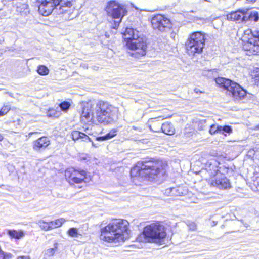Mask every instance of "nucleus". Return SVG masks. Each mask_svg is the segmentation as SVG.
<instances>
[{"label": "nucleus", "instance_id": "obj_1", "mask_svg": "<svg viewBox=\"0 0 259 259\" xmlns=\"http://www.w3.org/2000/svg\"><path fill=\"white\" fill-rule=\"evenodd\" d=\"M81 119L83 122L92 120L96 116L98 121L104 124L110 123L114 120L116 109L109 102L103 100L83 102Z\"/></svg>", "mask_w": 259, "mask_h": 259}, {"label": "nucleus", "instance_id": "obj_2", "mask_svg": "<svg viewBox=\"0 0 259 259\" xmlns=\"http://www.w3.org/2000/svg\"><path fill=\"white\" fill-rule=\"evenodd\" d=\"M129 223L123 219H115L100 230L101 240L108 243L124 242L128 238L130 230Z\"/></svg>", "mask_w": 259, "mask_h": 259}, {"label": "nucleus", "instance_id": "obj_3", "mask_svg": "<svg viewBox=\"0 0 259 259\" xmlns=\"http://www.w3.org/2000/svg\"><path fill=\"white\" fill-rule=\"evenodd\" d=\"M40 3L38 11L43 16H48L52 12L63 14L65 19L71 20L75 17L74 6L72 0H38Z\"/></svg>", "mask_w": 259, "mask_h": 259}, {"label": "nucleus", "instance_id": "obj_4", "mask_svg": "<svg viewBox=\"0 0 259 259\" xmlns=\"http://www.w3.org/2000/svg\"><path fill=\"white\" fill-rule=\"evenodd\" d=\"M160 162L139 161L131 170V176L134 180L152 181L162 171Z\"/></svg>", "mask_w": 259, "mask_h": 259}, {"label": "nucleus", "instance_id": "obj_5", "mask_svg": "<svg viewBox=\"0 0 259 259\" xmlns=\"http://www.w3.org/2000/svg\"><path fill=\"white\" fill-rule=\"evenodd\" d=\"M123 36L126 41L128 49L134 51L131 53L132 56L139 58L146 55V40L141 32L132 28H126L123 33Z\"/></svg>", "mask_w": 259, "mask_h": 259}, {"label": "nucleus", "instance_id": "obj_6", "mask_svg": "<svg viewBox=\"0 0 259 259\" xmlns=\"http://www.w3.org/2000/svg\"><path fill=\"white\" fill-rule=\"evenodd\" d=\"M166 236L165 227L159 222H155L146 226L137 240L141 242L153 243L162 244Z\"/></svg>", "mask_w": 259, "mask_h": 259}, {"label": "nucleus", "instance_id": "obj_7", "mask_svg": "<svg viewBox=\"0 0 259 259\" xmlns=\"http://www.w3.org/2000/svg\"><path fill=\"white\" fill-rule=\"evenodd\" d=\"M216 83L221 88L227 91L229 95L235 99H242L246 95L247 92L239 84L230 79L224 77H218L215 79Z\"/></svg>", "mask_w": 259, "mask_h": 259}, {"label": "nucleus", "instance_id": "obj_8", "mask_svg": "<svg viewBox=\"0 0 259 259\" xmlns=\"http://www.w3.org/2000/svg\"><path fill=\"white\" fill-rule=\"evenodd\" d=\"M206 36L204 33L200 31L191 34L186 42V48L189 55L200 54L205 45Z\"/></svg>", "mask_w": 259, "mask_h": 259}, {"label": "nucleus", "instance_id": "obj_9", "mask_svg": "<svg viewBox=\"0 0 259 259\" xmlns=\"http://www.w3.org/2000/svg\"><path fill=\"white\" fill-rule=\"evenodd\" d=\"M108 16L114 19L113 28L116 29L121 21L122 17L126 14V7L116 1H110L106 7Z\"/></svg>", "mask_w": 259, "mask_h": 259}, {"label": "nucleus", "instance_id": "obj_10", "mask_svg": "<svg viewBox=\"0 0 259 259\" xmlns=\"http://www.w3.org/2000/svg\"><path fill=\"white\" fill-rule=\"evenodd\" d=\"M86 175L85 170L73 167L67 168L65 172V178L70 185L81 183L86 178Z\"/></svg>", "mask_w": 259, "mask_h": 259}, {"label": "nucleus", "instance_id": "obj_11", "mask_svg": "<svg viewBox=\"0 0 259 259\" xmlns=\"http://www.w3.org/2000/svg\"><path fill=\"white\" fill-rule=\"evenodd\" d=\"M160 117H158L155 118L151 119L150 121V127H154L155 124L158 123V127L152 128V131L155 132H159L162 131L163 133L166 135H172L175 133V129L173 125L168 122H165L163 124L160 122Z\"/></svg>", "mask_w": 259, "mask_h": 259}, {"label": "nucleus", "instance_id": "obj_12", "mask_svg": "<svg viewBox=\"0 0 259 259\" xmlns=\"http://www.w3.org/2000/svg\"><path fill=\"white\" fill-rule=\"evenodd\" d=\"M151 22L153 28L160 31H164L166 29H169L171 25L169 20L160 14L154 16Z\"/></svg>", "mask_w": 259, "mask_h": 259}, {"label": "nucleus", "instance_id": "obj_13", "mask_svg": "<svg viewBox=\"0 0 259 259\" xmlns=\"http://www.w3.org/2000/svg\"><path fill=\"white\" fill-rule=\"evenodd\" d=\"M249 43L244 45V49L253 55H259V31H252Z\"/></svg>", "mask_w": 259, "mask_h": 259}, {"label": "nucleus", "instance_id": "obj_14", "mask_svg": "<svg viewBox=\"0 0 259 259\" xmlns=\"http://www.w3.org/2000/svg\"><path fill=\"white\" fill-rule=\"evenodd\" d=\"M211 185L219 189H228L231 187L229 180L221 173L211 178Z\"/></svg>", "mask_w": 259, "mask_h": 259}, {"label": "nucleus", "instance_id": "obj_15", "mask_svg": "<svg viewBox=\"0 0 259 259\" xmlns=\"http://www.w3.org/2000/svg\"><path fill=\"white\" fill-rule=\"evenodd\" d=\"M246 9H242L232 12L227 15V19L238 23L246 22Z\"/></svg>", "mask_w": 259, "mask_h": 259}, {"label": "nucleus", "instance_id": "obj_16", "mask_svg": "<svg viewBox=\"0 0 259 259\" xmlns=\"http://www.w3.org/2000/svg\"><path fill=\"white\" fill-rule=\"evenodd\" d=\"M50 144L49 138L43 136L33 141V148L36 151H40L46 149Z\"/></svg>", "mask_w": 259, "mask_h": 259}, {"label": "nucleus", "instance_id": "obj_17", "mask_svg": "<svg viewBox=\"0 0 259 259\" xmlns=\"http://www.w3.org/2000/svg\"><path fill=\"white\" fill-rule=\"evenodd\" d=\"M219 163L215 159H211L205 164V169L210 175L216 176L219 174L218 165Z\"/></svg>", "mask_w": 259, "mask_h": 259}, {"label": "nucleus", "instance_id": "obj_18", "mask_svg": "<svg viewBox=\"0 0 259 259\" xmlns=\"http://www.w3.org/2000/svg\"><path fill=\"white\" fill-rule=\"evenodd\" d=\"M245 17L246 22L248 20H253L257 22L259 20V13L256 11H249L248 10L246 9Z\"/></svg>", "mask_w": 259, "mask_h": 259}, {"label": "nucleus", "instance_id": "obj_19", "mask_svg": "<svg viewBox=\"0 0 259 259\" xmlns=\"http://www.w3.org/2000/svg\"><path fill=\"white\" fill-rule=\"evenodd\" d=\"M8 234L13 238L19 239L24 236V232L22 230H8Z\"/></svg>", "mask_w": 259, "mask_h": 259}, {"label": "nucleus", "instance_id": "obj_20", "mask_svg": "<svg viewBox=\"0 0 259 259\" xmlns=\"http://www.w3.org/2000/svg\"><path fill=\"white\" fill-rule=\"evenodd\" d=\"M66 220L64 218H59L54 221L50 222L51 225V230L61 227L65 222Z\"/></svg>", "mask_w": 259, "mask_h": 259}, {"label": "nucleus", "instance_id": "obj_21", "mask_svg": "<svg viewBox=\"0 0 259 259\" xmlns=\"http://www.w3.org/2000/svg\"><path fill=\"white\" fill-rule=\"evenodd\" d=\"M117 131L116 130H112L106 135L98 137L96 138L98 141H105L112 138L116 135Z\"/></svg>", "mask_w": 259, "mask_h": 259}, {"label": "nucleus", "instance_id": "obj_22", "mask_svg": "<svg viewBox=\"0 0 259 259\" xmlns=\"http://www.w3.org/2000/svg\"><path fill=\"white\" fill-rule=\"evenodd\" d=\"M37 224L41 228V229L45 231L51 230V225H50V222H45L44 220H40L37 222Z\"/></svg>", "mask_w": 259, "mask_h": 259}, {"label": "nucleus", "instance_id": "obj_23", "mask_svg": "<svg viewBox=\"0 0 259 259\" xmlns=\"http://www.w3.org/2000/svg\"><path fill=\"white\" fill-rule=\"evenodd\" d=\"M186 191H185L182 187H172L171 196H181L184 195Z\"/></svg>", "mask_w": 259, "mask_h": 259}, {"label": "nucleus", "instance_id": "obj_24", "mask_svg": "<svg viewBox=\"0 0 259 259\" xmlns=\"http://www.w3.org/2000/svg\"><path fill=\"white\" fill-rule=\"evenodd\" d=\"M252 30L250 29H248L244 31L243 35L242 36V40L243 41H246V44L249 43L250 39L251 37Z\"/></svg>", "mask_w": 259, "mask_h": 259}, {"label": "nucleus", "instance_id": "obj_25", "mask_svg": "<svg viewBox=\"0 0 259 259\" xmlns=\"http://www.w3.org/2000/svg\"><path fill=\"white\" fill-rule=\"evenodd\" d=\"M67 234L72 238H78L81 235L79 233L78 230L76 228H71L67 231Z\"/></svg>", "mask_w": 259, "mask_h": 259}, {"label": "nucleus", "instance_id": "obj_26", "mask_svg": "<svg viewBox=\"0 0 259 259\" xmlns=\"http://www.w3.org/2000/svg\"><path fill=\"white\" fill-rule=\"evenodd\" d=\"M17 11L22 15H26L29 13L28 5L25 4H22L20 7L17 8Z\"/></svg>", "mask_w": 259, "mask_h": 259}, {"label": "nucleus", "instance_id": "obj_27", "mask_svg": "<svg viewBox=\"0 0 259 259\" xmlns=\"http://www.w3.org/2000/svg\"><path fill=\"white\" fill-rule=\"evenodd\" d=\"M61 113L60 111L58 109H50L47 112V115L49 117H58Z\"/></svg>", "mask_w": 259, "mask_h": 259}, {"label": "nucleus", "instance_id": "obj_28", "mask_svg": "<svg viewBox=\"0 0 259 259\" xmlns=\"http://www.w3.org/2000/svg\"><path fill=\"white\" fill-rule=\"evenodd\" d=\"M37 71L41 75H46L49 73V70L45 66L39 65L37 68Z\"/></svg>", "mask_w": 259, "mask_h": 259}, {"label": "nucleus", "instance_id": "obj_29", "mask_svg": "<svg viewBox=\"0 0 259 259\" xmlns=\"http://www.w3.org/2000/svg\"><path fill=\"white\" fill-rule=\"evenodd\" d=\"M58 247V243H55L54 244V247L52 248H49L46 250L45 254L48 256H51L54 255Z\"/></svg>", "mask_w": 259, "mask_h": 259}, {"label": "nucleus", "instance_id": "obj_30", "mask_svg": "<svg viewBox=\"0 0 259 259\" xmlns=\"http://www.w3.org/2000/svg\"><path fill=\"white\" fill-rule=\"evenodd\" d=\"M70 104L67 101H64L59 104V107H57V109L59 111L61 110L64 111H67L70 107Z\"/></svg>", "mask_w": 259, "mask_h": 259}, {"label": "nucleus", "instance_id": "obj_31", "mask_svg": "<svg viewBox=\"0 0 259 259\" xmlns=\"http://www.w3.org/2000/svg\"><path fill=\"white\" fill-rule=\"evenodd\" d=\"M10 109L11 106L10 105H4L0 109V116H2L6 115L9 111Z\"/></svg>", "mask_w": 259, "mask_h": 259}, {"label": "nucleus", "instance_id": "obj_32", "mask_svg": "<svg viewBox=\"0 0 259 259\" xmlns=\"http://www.w3.org/2000/svg\"><path fill=\"white\" fill-rule=\"evenodd\" d=\"M220 134H223L224 132L227 133H230L232 131V129L230 126L225 125V126H220Z\"/></svg>", "mask_w": 259, "mask_h": 259}, {"label": "nucleus", "instance_id": "obj_33", "mask_svg": "<svg viewBox=\"0 0 259 259\" xmlns=\"http://www.w3.org/2000/svg\"><path fill=\"white\" fill-rule=\"evenodd\" d=\"M220 126L218 125L212 124L210 126L209 132L211 134H214L216 133H220Z\"/></svg>", "mask_w": 259, "mask_h": 259}, {"label": "nucleus", "instance_id": "obj_34", "mask_svg": "<svg viewBox=\"0 0 259 259\" xmlns=\"http://www.w3.org/2000/svg\"><path fill=\"white\" fill-rule=\"evenodd\" d=\"M253 185L259 191V176L258 174H255L253 177Z\"/></svg>", "mask_w": 259, "mask_h": 259}, {"label": "nucleus", "instance_id": "obj_35", "mask_svg": "<svg viewBox=\"0 0 259 259\" xmlns=\"http://www.w3.org/2000/svg\"><path fill=\"white\" fill-rule=\"evenodd\" d=\"M72 138L73 140H77L79 139L80 137V132L77 131H74L72 132Z\"/></svg>", "mask_w": 259, "mask_h": 259}, {"label": "nucleus", "instance_id": "obj_36", "mask_svg": "<svg viewBox=\"0 0 259 259\" xmlns=\"http://www.w3.org/2000/svg\"><path fill=\"white\" fill-rule=\"evenodd\" d=\"M172 187L166 189L165 190L164 194L167 196H171Z\"/></svg>", "mask_w": 259, "mask_h": 259}, {"label": "nucleus", "instance_id": "obj_37", "mask_svg": "<svg viewBox=\"0 0 259 259\" xmlns=\"http://www.w3.org/2000/svg\"><path fill=\"white\" fill-rule=\"evenodd\" d=\"M84 139V140L89 139V137L86 135L85 134L80 132V137H79V139Z\"/></svg>", "mask_w": 259, "mask_h": 259}, {"label": "nucleus", "instance_id": "obj_38", "mask_svg": "<svg viewBox=\"0 0 259 259\" xmlns=\"http://www.w3.org/2000/svg\"><path fill=\"white\" fill-rule=\"evenodd\" d=\"M255 71L257 74L252 75L254 76V78H255L256 80H259V68H256L255 69Z\"/></svg>", "mask_w": 259, "mask_h": 259}, {"label": "nucleus", "instance_id": "obj_39", "mask_svg": "<svg viewBox=\"0 0 259 259\" xmlns=\"http://www.w3.org/2000/svg\"><path fill=\"white\" fill-rule=\"evenodd\" d=\"M17 259H30L28 256H19Z\"/></svg>", "mask_w": 259, "mask_h": 259}, {"label": "nucleus", "instance_id": "obj_40", "mask_svg": "<svg viewBox=\"0 0 259 259\" xmlns=\"http://www.w3.org/2000/svg\"><path fill=\"white\" fill-rule=\"evenodd\" d=\"M190 228L192 230H195L196 229L195 224L194 223H192L190 226Z\"/></svg>", "mask_w": 259, "mask_h": 259}, {"label": "nucleus", "instance_id": "obj_41", "mask_svg": "<svg viewBox=\"0 0 259 259\" xmlns=\"http://www.w3.org/2000/svg\"><path fill=\"white\" fill-rule=\"evenodd\" d=\"M158 123L155 124L154 127H152V128L150 126V129L152 131V128H158Z\"/></svg>", "mask_w": 259, "mask_h": 259}, {"label": "nucleus", "instance_id": "obj_42", "mask_svg": "<svg viewBox=\"0 0 259 259\" xmlns=\"http://www.w3.org/2000/svg\"><path fill=\"white\" fill-rule=\"evenodd\" d=\"M247 1L248 2H252V3H253V2H256L257 0H247Z\"/></svg>", "mask_w": 259, "mask_h": 259}, {"label": "nucleus", "instance_id": "obj_43", "mask_svg": "<svg viewBox=\"0 0 259 259\" xmlns=\"http://www.w3.org/2000/svg\"><path fill=\"white\" fill-rule=\"evenodd\" d=\"M3 139V136L2 135L0 134V141L2 140Z\"/></svg>", "mask_w": 259, "mask_h": 259}, {"label": "nucleus", "instance_id": "obj_44", "mask_svg": "<svg viewBox=\"0 0 259 259\" xmlns=\"http://www.w3.org/2000/svg\"><path fill=\"white\" fill-rule=\"evenodd\" d=\"M34 133H33V132H30V133H29V135H32V134H33Z\"/></svg>", "mask_w": 259, "mask_h": 259}, {"label": "nucleus", "instance_id": "obj_45", "mask_svg": "<svg viewBox=\"0 0 259 259\" xmlns=\"http://www.w3.org/2000/svg\"><path fill=\"white\" fill-rule=\"evenodd\" d=\"M194 91H195L196 93L198 92V91L196 90V89L194 90Z\"/></svg>", "mask_w": 259, "mask_h": 259}]
</instances>
